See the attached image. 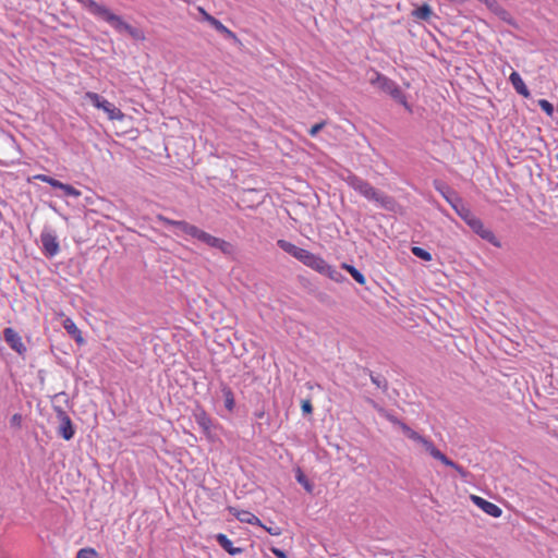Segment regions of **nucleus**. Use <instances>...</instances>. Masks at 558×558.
I'll return each instance as SVG.
<instances>
[{
  "mask_svg": "<svg viewBox=\"0 0 558 558\" xmlns=\"http://www.w3.org/2000/svg\"><path fill=\"white\" fill-rule=\"evenodd\" d=\"M349 185L363 195L365 198L369 201H374L380 205V207L387 210H393L396 206V202L392 197L379 192L374 186H372L367 181L356 177L349 175L348 178Z\"/></svg>",
  "mask_w": 558,
  "mask_h": 558,
  "instance_id": "obj_1",
  "label": "nucleus"
},
{
  "mask_svg": "<svg viewBox=\"0 0 558 558\" xmlns=\"http://www.w3.org/2000/svg\"><path fill=\"white\" fill-rule=\"evenodd\" d=\"M447 199L452 204V207L456 209L457 214L468 223L473 232L478 234L483 240L492 243L494 246L500 247L501 244L495 236L494 232L485 228L482 220L475 217L471 210L468 209L459 199L458 204L452 203L448 197Z\"/></svg>",
  "mask_w": 558,
  "mask_h": 558,
  "instance_id": "obj_2",
  "label": "nucleus"
},
{
  "mask_svg": "<svg viewBox=\"0 0 558 558\" xmlns=\"http://www.w3.org/2000/svg\"><path fill=\"white\" fill-rule=\"evenodd\" d=\"M369 83L381 90L383 93L391 96L393 100L403 105L409 109L407 97L398 84L389 77L380 74L379 72L373 71L369 77Z\"/></svg>",
  "mask_w": 558,
  "mask_h": 558,
  "instance_id": "obj_3",
  "label": "nucleus"
},
{
  "mask_svg": "<svg viewBox=\"0 0 558 558\" xmlns=\"http://www.w3.org/2000/svg\"><path fill=\"white\" fill-rule=\"evenodd\" d=\"M105 21L110 24L118 33H126L132 39L136 41H143L146 38L142 28L124 22L121 16L112 12L109 13Z\"/></svg>",
  "mask_w": 558,
  "mask_h": 558,
  "instance_id": "obj_4",
  "label": "nucleus"
},
{
  "mask_svg": "<svg viewBox=\"0 0 558 558\" xmlns=\"http://www.w3.org/2000/svg\"><path fill=\"white\" fill-rule=\"evenodd\" d=\"M86 99H88L96 108L102 109L110 120H123L124 113L117 108L113 104L106 100L104 97L98 95L97 93L88 92L85 95Z\"/></svg>",
  "mask_w": 558,
  "mask_h": 558,
  "instance_id": "obj_5",
  "label": "nucleus"
},
{
  "mask_svg": "<svg viewBox=\"0 0 558 558\" xmlns=\"http://www.w3.org/2000/svg\"><path fill=\"white\" fill-rule=\"evenodd\" d=\"M57 418L59 421L58 435L64 440H71L75 435V427L72 420L61 407H53Z\"/></svg>",
  "mask_w": 558,
  "mask_h": 558,
  "instance_id": "obj_6",
  "label": "nucleus"
},
{
  "mask_svg": "<svg viewBox=\"0 0 558 558\" xmlns=\"http://www.w3.org/2000/svg\"><path fill=\"white\" fill-rule=\"evenodd\" d=\"M307 267L316 270L317 272L327 276L331 280L339 282L343 279V276L335 269L332 266H330L325 259H323L320 256L315 255L308 263Z\"/></svg>",
  "mask_w": 558,
  "mask_h": 558,
  "instance_id": "obj_7",
  "label": "nucleus"
},
{
  "mask_svg": "<svg viewBox=\"0 0 558 558\" xmlns=\"http://www.w3.org/2000/svg\"><path fill=\"white\" fill-rule=\"evenodd\" d=\"M198 10L203 14V19L208 22L218 33L222 34L226 38L231 39L234 44L241 45V41L236 35L227 28L219 20L208 14L203 8H198Z\"/></svg>",
  "mask_w": 558,
  "mask_h": 558,
  "instance_id": "obj_8",
  "label": "nucleus"
},
{
  "mask_svg": "<svg viewBox=\"0 0 558 558\" xmlns=\"http://www.w3.org/2000/svg\"><path fill=\"white\" fill-rule=\"evenodd\" d=\"M40 242L43 244V252L47 257H53L59 253V242L57 235L52 232L43 231L40 234Z\"/></svg>",
  "mask_w": 558,
  "mask_h": 558,
  "instance_id": "obj_9",
  "label": "nucleus"
},
{
  "mask_svg": "<svg viewBox=\"0 0 558 558\" xmlns=\"http://www.w3.org/2000/svg\"><path fill=\"white\" fill-rule=\"evenodd\" d=\"M3 337L5 342L10 345L12 350L17 352L19 354H23L26 352V347L24 345L21 336L11 327H8L3 330Z\"/></svg>",
  "mask_w": 558,
  "mask_h": 558,
  "instance_id": "obj_10",
  "label": "nucleus"
},
{
  "mask_svg": "<svg viewBox=\"0 0 558 558\" xmlns=\"http://www.w3.org/2000/svg\"><path fill=\"white\" fill-rule=\"evenodd\" d=\"M471 499L485 513H487L494 518H499L502 513L501 508H499L497 505H495L480 496L471 495Z\"/></svg>",
  "mask_w": 558,
  "mask_h": 558,
  "instance_id": "obj_11",
  "label": "nucleus"
},
{
  "mask_svg": "<svg viewBox=\"0 0 558 558\" xmlns=\"http://www.w3.org/2000/svg\"><path fill=\"white\" fill-rule=\"evenodd\" d=\"M228 510L231 514H233L241 522L253 524V525H262L260 520L250 511L238 510L234 507H229Z\"/></svg>",
  "mask_w": 558,
  "mask_h": 558,
  "instance_id": "obj_12",
  "label": "nucleus"
},
{
  "mask_svg": "<svg viewBox=\"0 0 558 558\" xmlns=\"http://www.w3.org/2000/svg\"><path fill=\"white\" fill-rule=\"evenodd\" d=\"M83 5H85L88 11L98 16L99 19H102L104 21L107 19L109 13L111 12L107 7L102 4H98L94 0H78Z\"/></svg>",
  "mask_w": 558,
  "mask_h": 558,
  "instance_id": "obj_13",
  "label": "nucleus"
},
{
  "mask_svg": "<svg viewBox=\"0 0 558 558\" xmlns=\"http://www.w3.org/2000/svg\"><path fill=\"white\" fill-rule=\"evenodd\" d=\"M216 541L231 556H234V555L243 553V548L234 547L232 542L223 533L217 534L216 535Z\"/></svg>",
  "mask_w": 558,
  "mask_h": 558,
  "instance_id": "obj_14",
  "label": "nucleus"
},
{
  "mask_svg": "<svg viewBox=\"0 0 558 558\" xmlns=\"http://www.w3.org/2000/svg\"><path fill=\"white\" fill-rule=\"evenodd\" d=\"M509 81L511 82L513 88L518 94L522 95L523 97L530 96V90L527 89L526 85L524 84L522 77L518 72L513 71L510 74Z\"/></svg>",
  "mask_w": 558,
  "mask_h": 558,
  "instance_id": "obj_15",
  "label": "nucleus"
},
{
  "mask_svg": "<svg viewBox=\"0 0 558 558\" xmlns=\"http://www.w3.org/2000/svg\"><path fill=\"white\" fill-rule=\"evenodd\" d=\"M277 245L289 255L293 256L294 258L299 259V256L302 254L304 248H301L293 243L286 241V240H278Z\"/></svg>",
  "mask_w": 558,
  "mask_h": 558,
  "instance_id": "obj_16",
  "label": "nucleus"
},
{
  "mask_svg": "<svg viewBox=\"0 0 558 558\" xmlns=\"http://www.w3.org/2000/svg\"><path fill=\"white\" fill-rule=\"evenodd\" d=\"M208 246L218 248L225 255H231L233 253V245L220 238H216L213 235L211 241L209 242Z\"/></svg>",
  "mask_w": 558,
  "mask_h": 558,
  "instance_id": "obj_17",
  "label": "nucleus"
},
{
  "mask_svg": "<svg viewBox=\"0 0 558 558\" xmlns=\"http://www.w3.org/2000/svg\"><path fill=\"white\" fill-rule=\"evenodd\" d=\"M64 329L66 332L72 336V338L80 344L84 342V339L82 337L81 330L77 328V326L74 324L73 320L70 318H66L63 323Z\"/></svg>",
  "mask_w": 558,
  "mask_h": 558,
  "instance_id": "obj_18",
  "label": "nucleus"
},
{
  "mask_svg": "<svg viewBox=\"0 0 558 558\" xmlns=\"http://www.w3.org/2000/svg\"><path fill=\"white\" fill-rule=\"evenodd\" d=\"M365 374H367L372 380V383L379 389H381L383 392H387L388 390V381L383 375H375L371 369L364 368L363 369Z\"/></svg>",
  "mask_w": 558,
  "mask_h": 558,
  "instance_id": "obj_19",
  "label": "nucleus"
},
{
  "mask_svg": "<svg viewBox=\"0 0 558 558\" xmlns=\"http://www.w3.org/2000/svg\"><path fill=\"white\" fill-rule=\"evenodd\" d=\"M408 438H410L411 440H413L417 444H421L427 452H429L432 449H434V444L429 439L420 435L415 430H412V433L408 436Z\"/></svg>",
  "mask_w": 558,
  "mask_h": 558,
  "instance_id": "obj_20",
  "label": "nucleus"
},
{
  "mask_svg": "<svg viewBox=\"0 0 558 558\" xmlns=\"http://www.w3.org/2000/svg\"><path fill=\"white\" fill-rule=\"evenodd\" d=\"M433 14L432 8L424 3L421 7H417L413 12L412 15L416 17L417 20L427 21Z\"/></svg>",
  "mask_w": 558,
  "mask_h": 558,
  "instance_id": "obj_21",
  "label": "nucleus"
},
{
  "mask_svg": "<svg viewBox=\"0 0 558 558\" xmlns=\"http://www.w3.org/2000/svg\"><path fill=\"white\" fill-rule=\"evenodd\" d=\"M195 420H196L197 424L203 428L204 432L207 433L210 430L211 420L206 414L205 411L202 410V411L195 413Z\"/></svg>",
  "mask_w": 558,
  "mask_h": 558,
  "instance_id": "obj_22",
  "label": "nucleus"
},
{
  "mask_svg": "<svg viewBox=\"0 0 558 558\" xmlns=\"http://www.w3.org/2000/svg\"><path fill=\"white\" fill-rule=\"evenodd\" d=\"M434 459L436 460H439L440 462H442L445 465L447 466H450V468H457V463L452 460H450L447 456H445L439 449H437L435 446H434V449H432L429 452H428Z\"/></svg>",
  "mask_w": 558,
  "mask_h": 558,
  "instance_id": "obj_23",
  "label": "nucleus"
},
{
  "mask_svg": "<svg viewBox=\"0 0 558 558\" xmlns=\"http://www.w3.org/2000/svg\"><path fill=\"white\" fill-rule=\"evenodd\" d=\"M295 480L299 484H301L304 487V489L307 493H313L314 485L310 482V480L306 477V475L300 468L295 470Z\"/></svg>",
  "mask_w": 558,
  "mask_h": 558,
  "instance_id": "obj_24",
  "label": "nucleus"
},
{
  "mask_svg": "<svg viewBox=\"0 0 558 558\" xmlns=\"http://www.w3.org/2000/svg\"><path fill=\"white\" fill-rule=\"evenodd\" d=\"M342 267L348 270V272L353 277V279L357 283L365 284V281H366L365 277L359 269H356L354 266L345 264V263L342 264Z\"/></svg>",
  "mask_w": 558,
  "mask_h": 558,
  "instance_id": "obj_25",
  "label": "nucleus"
},
{
  "mask_svg": "<svg viewBox=\"0 0 558 558\" xmlns=\"http://www.w3.org/2000/svg\"><path fill=\"white\" fill-rule=\"evenodd\" d=\"M175 228H178L183 233L191 235L192 238H194L196 230H197L196 226L191 225L184 220H179V222L175 223Z\"/></svg>",
  "mask_w": 558,
  "mask_h": 558,
  "instance_id": "obj_26",
  "label": "nucleus"
},
{
  "mask_svg": "<svg viewBox=\"0 0 558 558\" xmlns=\"http://www.w3.org/2000/svg\"><path fill=\"white\" fill-rule=\"evenodd\" d=\"M222 392H223V397H225V405L226 408L229 410V411H232L233 408H234V397H233V392L231 391L230 388L228 387H225L222 389Z\"/></svg>",
  "mask_w": 558,
  "mask_h": 558,
  "instance_id": "obj_27",
  "label": "nucleus"
},
{
  "mask_svg": "<svg viewBox=\"0 0 558 558\" xmlns=\"http://www.w3.org/2000/svg\"><path fill=\"white\" fill-rule=\"evenodd\" d=\"M412 253L414 256H416L425 262L432 260V254L429 252H427L426 250H424L423 247L413 246Z\"/></svg>",
  "mask_w": 558,
  "mask_h": 558,
  "instance_id": "obj_28",
  "label": "nucleus"
},
{
  "mask_svg": "<svg viewBox=\"0 0 558 558\" xmlns=\"http://www.w3.org/2000/svg\"><path fill=\"white\" fill-rule=\"evenodd\" d=\"M35 179H37L41 182H46L54 189H60L61 183H62L61 181H59L52 177L46 175V174H38L35 177Z\"/></svg>",
  "mask_w": 558,
  "mask_h": 558,
  "instance_id": "obj_29",
  "label": "nucleus"
},
{
  "mask_svg": "<svg viewBox=\"0 0 558 558\" xmlns=\"http://www.w3.org/2000/svg\"><path fill=\"white\" fill-rule=\"evenodd\" d=\"M59 190H62L66 196L78 197L81 195V192L70 184L61 183Z\"/></svg>",
  "mask_w": 558,
  "mask_h": 558,
  "instance_id": "obj_30",
  "label": "nucleus"
},
{
  "mask_svg": "<svg viewBox=\"0 0 558 558\" xmlns=\"http://www.w3.org/2000/svg\"><path fill=\"white\" fill-rule=\"evenodd\" d=\"M76 558H100L98 553L93 548H82L78 550Z\"/></svg>",
  "mask_w": 558,
  "mask_h": 558,
  "instance_id": "obj_31",
  "label": "nucleus"
},
{
  "mask_svg": "<svg viewBox=\"0 0 558 558\" xmlns=\"http://www.w3.org/2000/svg\"><path fill=\"white\" fill-rule=\"evenodd\" d=\"M211 238H213L211 234L201 230L199 228H197L196 233L194 235V239H197L198 241H201L202 243H205L206 245L209 244V242L211 241Z\"/></svg>",
  "mask_w": 558,
  "mask_h": 558,
  "instance_id": "obj_32",
  "label": "nucleus"
},
{
  "mask_svg": "<svg viewBox=\"0 0 558 558\" xmlns=\"http://www.w3.org/2000/svg\"><path fill=\"white\" fill-rule=\"evenodd\" d=\"M538 106L541 107V109L549 117L553 116L555 109H554V105L551 102H549L548 100L546 99H541L538 100Z\"/></svg>",
  "mask_w": 558,
  "mask_h": 558,
  "instance_id": "obj_33",
  "label": "nucleus"
},
{
  "mask_svg": "<svg viewBox=\"0 0 558 558\" xmlns=\"http://www.w3.org/2000/svg\"><path fill=\"white\" fill-rule=\"evenodd\" d=\"M379 414L383 417H385L386 420H388L390 423H392L393 425L400 426V424L402 423L401 420H399L396 415L388 412L387 410H379Z\"/></svg>",
  "mask_w": 558,
  "mask_h": 558,
  "instance_id": "obj_34",
  "label": "nucleus"
},
{
  "mask_svg": "<svg viewBox=\"0 0 558 558\" xmlns=\"http://www.w3.org/2000/svg\"><path fill=\"white\" fill-rule=\"evenodd\" d=\"M480 2L486 4V7L493 12H499L500 4L496 0H478Z\"/></svg>",
  "mask_w": 558,
  "mask_h": 558,
  "instance_id": "obj_35",
  "label": "nucleus"
},
{
  "mask_svg": "<svg viewBox=\"0 0 558 558\" xmlns=\"http://www.w3.org/2000/svg\"><path fill=\"white\" fill-rule=\"evenodd\" d=\"M314 254L304 250L302 252V254L299 256V259L301 263H303L305 266L308 265V263L311 262V259L313 258Z\"/></svg>",
  "mask_w": 558,
  "mask_h": 558,
  "instance_id": "obj_36",
  "label": "nucleus"
},
{
  "mask_svg": "<svg viewBox=\"0 0 558 558\" xmlns=\"http://www.w3.org/2000/svg\"><path fill=\"white\" fill-rule=\"evenodd\" d=\"M301 409L303 414H312L313 412V405L311 400H303L301 404Z\"/></svg>",
  "mask_w": 558,
  "mask_h": 558,
  "instance_id": "obj_37",
  "label": "nucleus"
},
{
  "mask_svg": "<svg viewBox=\"0 0 558 558\" xmlns=\"http://www.w3.org/2000/svg\"><path fill=\"white\" fill-rule=\"evenodd\" d=\"M325 126V122H319V123H316L314 124L310 130H308V134L311 136H316L319 131H322V129Z\"/></svg>",
  "mask_w": 558,
  "mask_h": 558,
  "instance_id": "obj_38",
  "label": "nucleus"
},
{
  "mask_svg": "<svg viewBox=\"0 0 558 558\" xmlns=\"http://www.w3.org/2000/svg\"><path fill=\"white\" fill-rule=\"evenodd\" d=\"M494 13L497 14L501 20H504L510 24L512 23L511 19H510V14L504 8L500 7L499 12H494Z\"/></svg>",
  "mask_w": 558,
  "mask_h": 558,
  "instance_id": "obj_39",
  "label": "nucleus"
},
{
  "mask_svg": "<svg viewBox=\"0 0 558 558\" xmlns=\"http://www.w3.org/2000/svg\"><path fill=\"white\" fill-rule=\"evenodd\" d=\"M263 526L270 535H275V536H278L281 534V529L278 527V526H265V525H260Z\"/></svg>",
  "mask_w": 558,
  "mask_h": 558,
  "instance_id": "obj_40",
  "label": "nucleus"
},
{
  "mask_svg": "<svg viewBox=\"0 0 558 558\" xmlns=\"http://www.w3.org/2000/svg\"><path fill=\"white\" fill-rule=\"evenodd\" d=\"M158 219L166 226L175 227V223L179 222V220H172L163 216H158Z\"/></svg>",
  "mask_w": 558,
  "mask_h": 558,
  "instance_id": "obj_41",
  "label": "nucleus"
},
{
  "mask_svg": "<svg viewBox=\"0 0 558 558\" xmlns=\"http://www.w3.org/2000/svg\"><path fill=\"white\" fill-rule=\"evenodd\" d=\"M270 550L278 558H288L287 554L282 549L272 547Z\"/></svg>",
  "mask_w": 558,
  "mask_h": 558,
  "instance_id": "obj_42",
  "label": "nucleus"
},
{
  "mask_svg": "<svg viewBox=\"0 0 558 558\" xmlns=\"http://www.w3.org/2000/svg\"><path fill=\"white\" fill-rule=\"evenodd\" d=\"M21 421H22V416H21V414H14V415L11 417V425H13V426H20V425H21Z\"/></svg>",
  "mask_w": 558,
  "mask_h": 558,
  "instance_id": "obj_43",
  "label": "nucleus"
},
{
  "mask_svg": "<svg viewBox=\"0 0 558 558\" xmlns=\"http://www.w3.org/2000/svg\"><path fill=\"white\" fill-rule=\"evenodd\" d=\"M401 428V430L403 432V434L408 437L411 433H412V428L407 425L404 422H402L399 426Z\"/></svg>",
  "mask_w": 558,
  "mask_h": 558,
  "instance_id": "obj_44",
  "label": "nucleus"
},
{
  "mask_svg": "<svg viewBox=\"0 0 558 558\" xmlns=\"http://www.w3.org/2000/svg\"><path fill=\"white\" fill-rule=\"evenodd\" d=\"M367 402L379 413V410H385L383 407H380L376 401L368 398Z\"/></svg>",
  "mask_w": 558,
  "mask_h": 558,
  "instance_id": "obj_45",
  "label": "nucleus"
},
{
  "mask_svg": "<svg viewBox=\"0 0 558 558\" xmlns=\"http://www.w3.org/2000/svg\"><path fill=\"white\" fill-rule=\"evenodd\" d=\"M462 477H466L468 476V471H465L464 468H462L461 465H459L457 463V468H453Z\"/></svg>",
  "mask_w": 558,
  "mask_h": 558,
  "instance_id": "obj_46",
  "label": "nucleus"
},
{
  "mask_svg": "<svg viewBox=\"0 0 558 558\" xmlns=\"http://www.w3.org/2000/svg\"><path fill=\"white\" fill-rule=\"evenodd\" d=\"M264 415H265V412H264V411H257V412H255V416H256L257 418H263V417H264Z\"/></svg>",
  "mask_w": 558,
  "mask_h": 558,
  "instance_id": "obj_47",
  "label": "nucleus"
},
{
  "mask_svg": "<svg viewBox=\"0 0 558 558\" xmlns=\"http://www.w3.org/2000/svg\"><path fill=\"white\" fill-rule=\"evenodd\" d=\"M318 299H319V301L324 302V301H325V299H327V294H325V293H320V294L318 295Z\"/></svg>",
  "mask_w": 558,
  "mask_h": 558,
  "instance_id": "obj_48",
  "label": "nucleus"
}]
</instances>
